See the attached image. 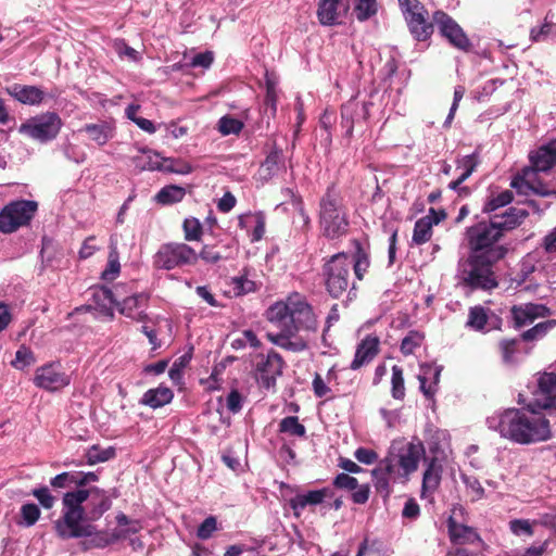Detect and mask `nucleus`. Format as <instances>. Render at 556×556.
<instances>
[{
	"label": "nucleus",
	"instance_id": "1",
	"mask_svg": "<svg viewBox=\"0 0 556 556\" xmlns=\"http://www.w3.org/2000/svg\"><path fill=\"white\" fill-rule=\"evenodd\" d=\"M75 475L77 489L63 495L61 517L55 522V530L62 539L91 536L96 533L92 522L99 520L112 506L105 490L88 486L99 480L96 472L75 471Z\"/></svg>",
	"mask_w": 556,
	"mask_h": 556
},
{
	"label": "nucleus",
	"instance_id": "2",
	"mask_svg": "<svg viewBox=\"0 0 556 556\" xmlns=\"http://www.w3.org/2000/svg\"><path fill=\"white\" fill-rule=\"evenodd\" d=\"M469 255L458 262L457 275L467 286L491 290L497 287L493 266L505 257L507 248L500 244L501 228L490 222H480L466 229Z\"/></svg>",
	"mask_w": 556,
	"mask_h": 556
},
{
	"label": "nucleus",
	"instance_id": "3",
	"mask_svg": "<svg viewBox=\"0 0 556 556\" xmlns=\"http://www.w3.org/2000/svg\"><path fill=\"white\" fill-rule=\"evenodd\" d=\"M490 430L513 443L530 445L552 439L549 420L535 410L532 404L528 409L507 408L494 412L485 420Z\"/></svg>",
	"mask_w": 556,
	"mask_h": 556
},
{
	"label": "nucleus",
	"instance_id": "4",
	"mask_svg": "<svg viewBox=\"0 0 556 556\" xmlns=\"http://www.w3.org/2000/svg\"><path fill=\"white\" fill-rule=\"evenodd\" d=\"M291 324L278 333H267V339L275 345L290 351L302 352L308 345L312 333L318 328L315 313L305 298L299 293L291 294Z\"/></svg>",
	"mask_w": 556,
	"mask_h": 556
},
{
	"label": "nucleus",
	"instance_id": "5",
	"mask_svg": "<svg viewBox=\"0 0 556 556\" xmlns=\"http://www.w3.org/2000/svg\"><path fill=\"white\" fill-rule=\"evenodd\" d=\"M530 167L511 181V187L521 194L534 193L546 197L549 189L536 178V173H546L556 165V139L542 144L529 154Z\"/></svg>",
	"mask_w": 556,
	"mask_h": 556
},
{
	"label": "nucleus",
	"instance_id": "6",
	"mask_svg": "<svg viewBox=\"0 0 556 556\" xmlns=\"http://www.w3.org/2000/svg\"><path fill=\"white\" fill-rule=\"evenodd\" d=\"M318 220L323 235L328 239H338L349 230L348 208L333 187H329L319 200Z\"/></svg>",
	"mask_w": 556,
	"mask_h": 556
},
{
	"label": "nucleus",
	"instance_id": "7",
	"mask_svg": "<svg viewBox=\"0 0 556 556\" xmlns=\"http://www.w3.org/2000/svg\"><path fill=\"white\" fill-rule=\"evenodd\" d=\"M352 261L344 253L332 255L324 265L326 289L332 298H340L351 286Z\"/></svg>",
	"mask_w": 556,
	"mask_h": 556
},
{
	"label": "nucleus",
	"instance_id": "8",
	"mask_svg": "<svg viewBox=\"0 0 556 556\" xmlns=\"http://www.w3.org/2000/svg\"><path fill=\"white\" fill-rule=\"evenodd\" d=\"M37 208V202L30 200L10 202L0 211V231L12 233L18 228L28 225Z\"/></svg>",
	"mask_w": 556,
	"mask_h": 556
},
{
	"label": "nucleus",
	"instance_id": "9",
	"mask_svg": "<svg viewBox=\"0 0 556 556\" xmlns=\"http://www.w3.org/2000/svg\"><path fill=\"white\" fill-rule=\"evenodd\" d=\"M62 125V119L56 113L46 112L21 124L18 131L31 139L47 142L59 135Z\"/></svg>",
	"mask_w": 556,
	"mask_h": 556
},
{
	"label": "nucleus",
	"instance_id": "10",
	"mask_svg": "<svg viewBox=\"0 0 556 556\" xmlns=\"http://www.w3.org/2000/svg\"><path fill=\"white\" fill-rule=\"evenodd\" d=\"M197 262L198 253L186 243L163 244L154 256L155 267L166 270L194 265Z\"/></svg>",
	"mask_w": 556,
	"mask_h": 556
},
{
	"label": "nucleus",
	"instance_id": "11",
	"mask_svg": "<svg viewBox=\"0 0 556 556\" xmlns=\"http://www.w3.org/2000/svg\"><path fill=\"white\" fill-rule=\"evenodd\" d=\"M405 21L412 35L425 41L433 33V24L427 20L428 11L419 0H399Z\"/></svg>",
	"mask_w": 556,
	"mask_h": 556
},
{
	"label": "nucleus",
	"instance_id": "12",
	"mask_svg": "<svg viewBox=\"0 0 556 556\" xmlns=\"http://www.w3.org/2000/svg\"><path fill=\"white\" fill-rule=\"evenodd\" d=\"M94 298L103 301V306H106V303L115 304L122 315L132 320L144 321L147 319L142 308L147 305L148 298L143 293L134 294L118 302L112 290L101 288L94 292Z\"/></svg>",
	"mask_w": 556,
	"mask_h": 556
},
{
	"label": "nucleus",
	"instance_id": "13",
	"mask_svg": "<svg viewBox=\"0 0 556 556\" xmlns=\"http://www.w3.org/2000/svg\"><path fill=\"white\" fill-rule=\"evenodd\" d=\"M34 384L48 392H58L71 383V376L63 370L60 362H49L36 368Z\"/></svg>",
	"mask_w": 556,
	"mask_h": 556
},
{
	"label": "nucleus",
	"instance_id": "14",
	"mask_svg": "<svg viewBox=\"0 0 556 556\" xmlns=\"http://www.w3.org/2000/svg\"><path fill=\"white\" fill-rule=\"evenodd\" d=\"M433 23L440 34L455 48L469 51L471 42L458 23L443 11H435L432 15Z\"/></svg>",
	"mask_w": 556,
	"mask_h": 556
},
{
	"label": "nucleus",
	"instance_id": "15",
	"mask_svg": "<svg viewBox=\"0 0 556 556\" xmlns=\"http://www.w3.org/2000/svg\"><path fill=\"white\" fill-rule=\"evenodd\" d=\"M425 446L420 439L413 438L401 446L395 445L394 457L399 466L403 469L404 476H410L418 469L421 457L425 456Z\"/></svg>",
	"mask_w": 556,
	"mask_h": 556
},
{
	"label": "nucleus",
	"instance_id": "16",
	"mask_svg": "<svg viewBox=\"0 0 556 556\" xmlns=\"http://www.w3.org/2000/svg\"><path fill=\"white\" fill-rule=\"evenodd\" d=\"M283 361L275 351L262 356L256 365V379L258 383L269 389L275 386L276 379L282 374Z\"/></svg>",
	"mask_w": 556,
	"mask_h": 556
},
{
	"label": "nucleus",
	"instance_id": "17",
	"mask_svg": "<svg viewBox=\"0 0 556 556\" xmlns=\"http://www.w3.org/2000/svg\"><path fill=\"white\" fill-rule=\"evenodd\" d=\"M539 409L556 410V374L544 372L538 379V390L531 403Z\"/></svg>",
	"mask_w": 556,
	"mask_h": 556
},
{
	"label": "nucleus",
	"instance_id": "18",
	"mask_svg": "<svg viewBox=\"0 0 556 556\" xmlns=\"http://www.w3.org/2000/svg\"><path fill=\"white\" fill-rule=\"evenodd\" d=\"M380 352V338L374 333L365 336L356 346L350 368L357 370L369 364Z\"/></svg>",
	"mask_w": 556,
	"mask_h": 556
},
{
	"label": "nucleus",
	"instance_id": "19",
	"mask_svg": "<svg viewBox=\"0 0 556 556\" xmlns=\"http://www.w3.org/2000/svg\"><path fill=\"white\" fill-rule=\"evenodd\" d=\"M510 313L515 326L521 328L532 324L536 318L549 316L551 311L543 304L526 303L514 305Z\"/></svg>",
	"mask_w": 556,
	"mask_h": 556
},
{
	"label": "nucleus",
	"instance_id": "20",
	"mask_svg": "<svg viewBox=\"0 0 556 556\" xmlns=\"http://www.w3.org/2000/svg\"><path fill=\"white\" fill-rule=\"evenodd\" d=\"M442 464L437 456L430 458L422 476L421 497L432 501L433 493L438 490L442 478Z\"/></svg>",
	"mask_w": 556,
	"mask_h": 556
},
{
	"label": "nucleus",
	"instance_id": "21",
	"mask_svg": "<svg viewBox=\"0 0 556 556\" xmlns=\"http://www.w3.org/2000/svg\"><path fill=\"white\" fill-rule=\"evenodd\" d=\"M445 214L443 212H437L434 208L429 210V214L419 218L414 226L413 231V243L420 245L428 242L432 236L433 225L439 224Z\"/></svg>",
	"mask_w": 556,
	"mask_h": 556
},
{
	"label": "nucleus",
	"instance_id": "22",
	"mask_svg": "<svg viewBox=\"0 0 556 556\" xmlns=\"http://www.w3.org/2000/svg\"><path fill=\"white\" fill-rule=\"evenodd\" d=\"M8 94L22 104L39 105L45 97V91L37 86L13 84L5 88Z\"/></svg>",
	"mask_w": 556,
	"mask_h": 556
},
{
	"label": "nucleus",
	"instance_id": "23",
	"mask_svg": "<svg viewBox=\"0 0 556 556\" xmlns=\"http://www.w3.org/2000/svg\"><path fill=\"white\" fill-rule=\"evenodd\" d=\"M368 115L369 104L367 102L350 100L341 109L342 126L346 128L349 134H351L354 128V124L361 119H367Z\"/></svg>",
	"mask_w": 556,
	"mask_h": 556
},
{
	"label": "nucleus",
	"instance_id": "24",
	"mask_svg": "<svg viewBox=\"0 0 556 556\" xmlns=\"http://www.w3.org/2000/svg\"><path fill=\"white\" fill-rule=\"evenodd\" d=\"M500 318L482 306L471 307L468 315L467 326L478 331H489L497 328Z\"/></svg>",
	"mask_w": 556,
	"mask_h": 556
},
{
	"label": "nucleus",
	"instance_id": "25",
	"mask_svg": "<svg viewBox=\"0 0 556 556\" xmlns=\"http://www.w3.org/2000/svg\"><path fill=\"white\" fill-rule=\"evenodd\" d=\"M291 294L285 301H278L271 304L265 316L268 321L275 324L282 330L285 327H289L291 324Z\"/></svg>",
	"mask_w": 556,
	"mask_h": 556
},
{
	"label": "nucleus",
	"instance_id": "26",
	"mask_svg": "<svg viewBox=\"0 0 556 556\" xmlns=\"http://www.w3.org/2000/svg\"><path fill=\"white\" fill-rule=\"evenodd\" d=\"M329 495V489L308 491L307 493L295 495L290 500L289 504L293 509L294 515L299 517L301 510H303L306 506L318 505L323 503L325 498L328 497Z\"/></svg>",
	"mask_w": 556,
	"mask_h": 556
},
{
	"label": "nucleus",
	"instance_id": "27",
	"mask_svg": "<svg viewBox=\"0 0 556 556\" xmlns=\"http://www.w3.org/2000/svg\"><path fill=\"white\" fill-rule=\"evenodd\" d=\"M441 369L432 365H421L418 380L426 397L432 399L437 392Z\"/></svg>",
	"mask_w": 556,
	"mask_h": 556
},
{
	"label": "nucleus",
	"instance_id": "28",
	"mask_svg": "<svg viewBox=\"0 0 556 556\" xmlns=\"http://www.w3.org/2000/svg\"><path fill=\"white\" fill-rule=\"evenodd\" d=\"M239 227L251 231V241L257 242L260 241L265 233V216L262 213L255 214H243L239 216L238 220Z\"/></svg>",
	"mask_w": 556,
	"mask_h": 556
},
{
	"label": "nucleus",
	"instance_id": "29",
	"mask_svg": "<svg viewBox=\"0 0 556 556\" xmlns=\"http://www.w3.org/2000/svg\"><path fill=\"white\" fill-rule=\"evenodd\" d=\"M479 156L477 153L462 156L456 161V169L460 174L456 180L448 184L450 189H457L463 182L468 179L479 165Z\"/></svg>",
	"mask_w": 556,
	"mask_h": 556
},
{
	"label": "nucleus",
	"instance_id": "30",
	"mask_svg": "<svg viewBox=\"0 0 556 556\" xmlns=\"http://www.w3.org/2000/svg\"><path fill=\"white\" fill-rule=\"evenodd\" d=\"M340 2L341 0L320 1L317 10V16L321 25L332 26L340 23Z\"/></svg>",
	"mask_w": 556,
	"mask_h": 556
},
{
	"label": "nucleus",
	"instance_id": "31",
	"mask_svg": "<svg viewBox=\"0 0 556 556\" xmlns=\"http://www.w3.org/2000/svg\"><path fill=\"white\" fill-rule=\"evenodd\" d=\"M527 216L528 213L525 210L509 207L502 216H494L491 220L501 228V233L504 235V231L520 225Z\"/></svg>",
	"mask_w": 556,
	"mask_h": 556
},
{
	"label": "nucleus",
	"instance_id": "32",
	"mask_svg": "<svg viewBox=\"0 0 556 556\" xmlns=\"http://www.w3.org/2000/svg\"><path fill=\"white\" fill-rule=\"evenodd\" d=\"M80 131H85L99 146H104L114 136V127L108 122L87 124Z\"/></svg>",
	"mask_w": 556,
	"mask_h": 556
},
{
	"label": "nucleus",
	"instance_id": "33",
	"mask_svg": "<svg viewBox=\"0 0 556 556\" xmlns=\"http://www.w3.org/2000/svg\"><path fill=\"white\" fill-rule=\"evenodd\" d=\"M174 397L173 391L167 388L160 386L155 389L148 390L141 400V403L152 408H159L168 404Z\"/></svg>",
	"mask_w": 556,
	"mask_h": 556
},
{
	"label": "nucleus",
	"instance_id": "34",
	"mask_svg": "<svg viewBox=\"0 0 556 556\" xmlns=\"http://www.w3.org/2000/svg\"><path fill=\"white\" fill-rule=\"evenodd\" d=\"M448 533L451 540L456 544L472 543L479 539L478 534L472 528L457 523L452 518L448 521Z\"/></svg>",
	"mask_w": 556,
	"mask_h": 556
},
{
	"label": "nucleus",
	"instance_id": "35",
	"mask_svg": "<svg viewBox=\"0 0 556 556\" xmlns=\"http://www.w3.org/2000/svg\"><path fill=\"white\" fill-rule=\"evenodd\" d=\"M395 443L392 445L389 455L379 462L378 468L383 471L389 478H391L394 482L405 481L408 479V476H404L403 469L399 466L396 458L394 457Z\"/></svg>",
	"mask_w": 556,
	"mask_h": 556
},
{
	"label": "nucleus",
	"instance_id": "36",
	"mask_svg": "<svg viewBox=\"0 0 556 556\" xmlns=\"http://www.w3.org/2000/svg\"><path fill=\"white\" fill-rule=\"evenodd\" d=\"M355 251L350 261H352L354 275L358 280L364 278L365 273L368 270L370 262L368 257V253L362 247L361 242L357 240L353 241Z\"/></svg>",
	"mask_w": 556,
	"mask_h": 556
},
{
	"label": "nucleus",
	"instance_id": "37",
	"mask_svg": "<svg viewBox=\"0 0 556 556\" xmlns=\"http://www.w3.org/2000/svg\"><path fill=\"white\" fill-rule=\"evenodd\" d=\"M161 155L151 150H142L140 155L131 159L132 164L140 170H159Z\"/></svg>",
	"mask_w": 556,
	"mask_h": 556
},
{
	"label": "nucleus",
	"instance_id": "38",
	"mask_svg": "<svg viewBox=\"0 0 556 556\" xmlns=\"http://www.w3.org/2000/svg\"><path fill=\"white\" fill-rule=\"evenodd\" d=\"M159 170L175 173L179 175H188L192 172V166L179 159L161 157Z\"/></svg>",
	"mask_w": 556,
	"mask_h": 556
},
{
	"label": "nucleus",
	"instance_id": "39",
	"mask_svg": "<svg viewBox=\"0 0 556 556\" xmlns=\"http://www.w3.org/2000/svg\"><path fill=\"white\" fill-rule=\"evenodd\" d=\"M281 153L278 151L270 152L260 167V175L263 179L268 180L274 177L280 167Z\"/></svg>",
	"mask_w": 556,
	"mask_h": 556
},
{
	"label": "nucleus",
	"instance_id": "40",
	"mask_svg": "<svg viewBox=\"0 0 556 556\" xmlns=\"http://www.w3.org/2000/svg\"><path fill=\"white\" fill-rule=\"evenodd\" d=\"M121 273V264H119V256L116 247H111L109 256H108V264L105 269L101 273V278L105 281H112Z\"/></svg>",
	"mask_w": 556,
	"mask_h": 556
},
{
	"label": "nucleus",
	"instance_id": "41",
	"mask_svg": "<svg viewBox=\"0 0 556 556\" xmlns=\"http://www.w3.org/2000/svg\"><path fill=\"white\" fill-rule=\"evenodd\" d=\"M279 431L296 438H304L306 434L305 427L300 424L295 416H288L280 420Z\"/></svg>",
	"mask_w": 556,
	"mask_h": 556
},
{
	"label": "nucleus",
	"instance_id": "42",
	"mask_svg": "<svg viewBox=\"0 0 556 556\" xmlns=\"http://www.w3.org/2000/svg\"><path fill=\"white\" fill-rule=\"evenodd\" d=\"M424 340V333L416 330L409 331L401 342V352L404 355L415 354L416 350L420 349Z\"/></svg>",
	"mask_w": 556,
	"mask_h": 556
},
{
	"label": "nucleus",
	"instance_id": "43",
	"mask_svg": "<svg viewBox=\"0 0 556 556\" xmlns=\"http://www.w3.org/2000/svg\"><path fill=\"white\" fill-rule=\"evenodd\" d=\"M186 192L185 189L178 186H167L162 188L156 194V200L162 204H172L180 202Z\"/></svg>",
	"mask_w": 556,
	"mask_h": 556
},
{
	"label": "nucleus",
	"instance_id": "44",
	"mask_svg": "<svg viewBox=\"0 0 556 556\" xmlns=\"http://www.w3.org/2000/svg\"><path fill=\"white\" fill-rule=\"evenodd\" d=\"M556 327V319H549L536 324L534 327L528 329L522 333V338L526 341L542 339L549 330Z\"/></svg>",
	"mask_w": 556,
	"mask_h": 556
},
{
	"label": "nucleus",
	"instance_id": "45",
	"mask_svg": "<svg viewBox=\"0 0 556 556\" xmlns=\"http://www.w3.org/2000/svg\"><path fill=\"white\" fill-rule=\"evenodd\" d=\"M114 455L115 450L113 447L100 448L98 445H93L86 453L87 464L96 465L103 463L113 458Z\"/></svg>",
	"mask_w": 556,
	"mask_h": 556
},
{
	"label": "nucleus",
	"instance_id": "46",
	"mask_svg": "<svg viewBox=\"0 0 556 556\" xmlns=\"http://www.w3.org/2000/svg\"><path fill=\"white\" fill-rule=\"evenodd\" d=\"M374 485L380 494L383 496H389L392 489V483H395L391 478H389L383 471H381L378 467L372 469L371 471Z\"/></svg>",
	"mask_w": 556,
	"mask_h": 556
},
{
	"label": "nucleus",
	"instance_id": "47",
	"mask_svg": "<svg viewBox=\"0 0 556 556\" xmlns=\"http://www.w3.org/2000/svg\"><path fill=\"white\" fill-rule=\"evenodd\" d=\"M391 393L395 400H403L405 396V386H404V377L403 370L400 366L394 365L392 367V378H391Z\"/></svg>",
	"mask_w": 556,
	"mask_h": 556
},
{
	"label": "nucleus",
	"instance_id": "48",
	"mask_svg": "<svg viewBox=\"0 0 556 556\" xmlns=\"http://www.w3.org/2000/svg\"><path fill=\"white\" fill-rule=\"evenodd\" d=\"M243 128V123L232 116L226 115L218 121V130L223 136L238 135Z\"/></svg>",
	"mask_w": 556,
	"mask_h": 556
},
{
	"label": "nucleus",
	"instance_id": "49",
	"mask_svg": "<svg viewBox=\"0 0 556 556\" xmlns=\"http://www.w3.org/2000/svg\"><path fill=\"white\" fill-rule=\"evenodd\" d=\"M36 362L35 355L33 351L22 345L15 353V358L11 362L12 366L16 369H24L27 366H30Z\"/></svg>",
	"mask_w": 556,
	"mask_h": 556
},
{
	"label": "nucleus",
	"instance_id": "50",
	"mask_svg": "<svg viewBox=\"0 0 556 556\" xmlns=\"http://www.w3.org/2000/svg\"><path fill=\"white\" fill-rule=\"evenodd\" d=\"M354 11L358 21H366L377 13V0H357Z\"/></svg>",
	"mask_w": 556,
	"mask_h": 556
},
{
	"label": "nucleus",
	"instance_id": "51",
	"mask_svg": "<svg viewBox=\"0 0 556 556\" xmlns=\"http://www.w3.org/2000/svg\"><path fill=\"white\" fill-rule=\"evenodd\" d=\"M514 199L513 192L505 190L493 195L484 205V212L491 213L503 206L508 205Z\"/></svg>",
	"mask_w": 556,
	"mask_h": 556
},
{
	"label": "nucleus",
	"instance_id": "52",
	"mask_svg": "<svg viewBox=\"0 0 556 556\" xmlns=\"http://www.w3.org/2000/svg\"><path fill=\"white\" fill-rule=\"evenodd\" d=\"M261 344L256 334L252 330H244L235 338L231 342V346L236 350L244 349L247 346L258 348Z\"/></svg>",
	"mask_w": 556,
	"mask_h": 556
},
{
	"label": "nucleus",
	"instance_id": "53",
	"mask_svg": "<svg viewBox=\"0 0 556 556\" xmlns=\"http://www.w3.org/2000/svg\"><path fill=\"white\" fill-rule=\"evenodd\" d=\"M462 480L465 483L467 492L471 496L472 501H479L484 497V489L476 477L462 475Z\"/></svg>",
	"mask_w": 556,
	"mask_h": 556
},
{
	"label": "nucleus",
	"instance_id": "54",
	"mask_svg": "<svg viewBox=\"0 0 556 556\" xmlns=\"http://www.w3.org/2000/svg\"><path fill=\"white\" fill-rule=\"evenodd\" d=\"M185 239L188 241H198L202 236V225L194 217L186 218L184 222Z\"/></svg>",
	"mask_w": 556,
	"mask_h": 556
},
{
	"label": "nucleus",
	"instance_id": "55",
	"mask_svg": "<svg viewBox=\"0 0 556 556\" xmlns=\"http://www.w3.org/2000/svg\"><path fill=\"white\" fill-rule=\"evenodd\" d=\"M21 517L23 523L26 527H30L37 522L40 517V509L36 504L27 503L21 507Z\"/></svg>",
	"mask_w": 556,
	"mask_h": 556
},
{
	"label": "nucleus",
	"instance_id": "56",
	"mask_svg": "<svg viewBox=\"0 0 556 556\" xmlns=\"http://www.w3.org/2000/svg\"><path fill=\"white\" fill-rule=\"evenodd\" d=\"M231 285L233 287V293L237 296L253 292L256 289L255 282L245 276L233 277Z\"/></svg>",
	"mask_w": 556,
	"mask_h": 556
},
{
	"label": "nucleus",
	"instance_id": "57",
	"mask_svg": "<svg viewBox=\"0 0 556 556\" xmlns=\"http://www.w3.org/2000/svg\"><path fill=\"white\" fill-rule=\"evenodd\" d=\"M218 530L217 518L215 516H208L198 527L197 536L200 540H208L213 533Z\"/></svg>",
	"mask_w": 556,
	"mask_h": 556
},
{
	"label": "nucleus",
	"instance_id": "58",
	"mask_svg": "<svg viewBox=\"0 0 556 556\" xmlns=\"http://www.w3.org/2000/svg\"><path fill=\"white\" fill-rule=\"evenodd\" d=\"M536 521H530L528 519H514L509 521V529L515 535H533V525Z\"/></svg>",
	"mask_w": 556,
	"mask_h": 556
},
{
	"label": "nucleus",
	"instance_id": "59",
	"mask_svg": "<svg viewBox=\"0 0 556 556\" xmlns=\"http://www.w3.org/2000/svg\"><path fill=\"white\" fill-rule=\"evenodd\" d=\"M51 486L55 489H65L70 488L72 485L77 489V478L75 475V471L73 472H62L60 475H56L54 478L50 480Z\"/></svg>",
	"mask_w": 556,
	"mask_h": 556
},
{
	"label": "nucleus",
	"instance_id": "60",
	"mask_svg": "<svg viewBox=\"0 0 556 556\" xmlns=\"http://www.w3.org/2000/svg\"><path fill=\"white\" fill-rule=\"evenodd\" d=\"M329 384L330 383L328 381H326L321 375L316 374L313 379V382H312V387H313L315 396H317V397L329 396V394L331 392V388L329 387Z\"/></svg>",
	"mask_w": 556,
	"mask_h": 556
},
{
	"label": "nucleus",
	"instance_id": "61",
	"mask_svg": "<svg viewBox=\"0 0 556 556\" xmlns=\"http://www.w3.org/2000/svg\"><path fill=\"white\" fill-rule=\"evenodd\" d=\"M33 495L39 501L43 508L50 509L55 503V497L47 486L33 490Z\"/></svg>",
	"mask_w": 556,
	"mask_h": 556
},
{
	"label": "nucleus",
	"instance_id": "62",
	"mask_svg": "<svg viewBox=\"0 0 556 556\" xmlns=\"http://www.w3.org/2000/svg\"><path fill=\"white\" fill-rule=\"evenodd\" d=\"M380 543L376 540L365 539L357 551L356 556H380Z\"/></svg>",
	"mask_w": 556,
	"mask_h": 556
},
{
	"label": "nucleus",
	"instance_id": "63",
	"mask_svg": "<svg viewBox=\"0 0 556 556\" xmlns=\"http://www.w3.org/2000/svg\"><path fill=\"white\" fill-rule=\"evenodd\" d=\"M354 457L362 464L371 465L378 460V454L370 448L358 447L354 452Z\"/></svg>",
	"mask_w": 556,
	"mask_h": 556
},
{
	"label": "nucleus",
	"instance_id": "64",
	"mask_svg": "<svg viewBox=\"0 0 556 556\" xmlns=\"http://www.w3.org/2000/svg\"><path fill=\"white\" fill-rule=\"evenodd\" d=\"M333 484L339 489L355 490L358 486L357 479L349 476L348 473H339Z\"/></svg>",
	"mask_w": 556,
	"mask_h": 556
}]
</instances>
